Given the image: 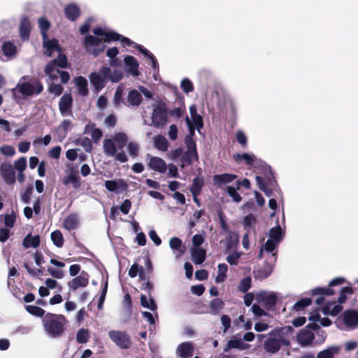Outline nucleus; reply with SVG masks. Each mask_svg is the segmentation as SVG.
Listing matches in <instances>:
<instances>
[{
	"label": "nucleus",
	"mask_w": 358,
	"mask_h": 358,
	"mask_svg": "<svg viewBox=\"0 0 358 358\" xmlns=\"http://www.w3.org/2000/svg\"><path fill=\"white\" fill-rule=\"evenodd\" d=\"M345 282V279L341 277L336 278L331 280L329 283V287H315L311 291V295L318 296L315 299V303L317 305H321L324 301L325 296H331L335 294L332 287L342 285Z\"/></svg>",
	"instance_id": "obj_3"
},
{
	"label": "nucleus",
	"mask_w": 358,
	"mask_h": 358,
	"mask_svg": "<svg viewBox=\"0 0 358 358\" xmlns=\"http://www.w3.org/2000/svg\"><path fill=\"white\" fill-rule=\"evenodd\" d=\"M64 13L69 21L74 22L80 17L81 10L77 4L71 3L64 7Z\"/></svg>",
	"instance_id": "obj_16"
},
{
	"label": "nucleus",
	"mask_w": 358,
	"mask_h": 358,
	"mask_svg": "<svg viewBox=\"0 0 358 358\" xmlns=\"http://www.w3.org/2000/svg\"><path fill=\"white\" fill-rule=\"evenodd\" d=\"M248 345L243 343L241 338H232L228 341L227 345L224 348V352H227L231 349L245 350L248 348Z\"/></svg>",
	"instance_id": "obj_28"
},
{
	"label": "nucleus",
	"mask_w": 358,
	"mask_h": 358,
	"mask_svg": "<svg viewBox=\"0 0 358 358\" xmlns=\"http://www.w3.org/2000/svg\"><path fill=\"white\" fill-rule=\"evenodd\" d=\"M149 167L161 173H164L167 169L166 162L158 157H151L148 163Z\"/></svg>",
	"instance_id": "obj_19"
},
{
	"label": "nucleus",
	"mask_w": 358,
	"mask_h": 358,
	"mask_svg": "<svg viewBox=\"0 0 358 358\" xmlns=\"http://www.w3.org/2000/svg\"><path fill=\"white\" fill-rule=\"evenodd\" d=\"M64 87L59 84L51 83L49 86V92L55 94V96H59L63 92Z\"/></svg>",
	"instance_id": "obj_61"
},
{
	"label": "nucleus",
	"mask_w": 358,
	"mask_h": 358,
	"mask_svg": "<svg viewBox=\"0 0 358 358\" xmlns=\"http://www.w3.org/2000/svg\"><path fill=\"white\" fill-rule=\"evenodd\" d=\"M239 242L238 235L234 232H229V235L226 238V250L230 251L234 248H236L237 244Z\"/></svg>",
	"instance_id": "obj_36"
},
{
	"label": "nucleus",
	"mask_w": 358,
	"mask_h": 358,
	"mask_svg": "<svg viewBox=\"0 0 358 358\" xmlns=\"http://www.w3.org/2000/svg\"><path fill=\"white\" fill-rule=\"evenodd\" d=\"M125 64L129 66V71L134 76H138L139 75L138 71V62L136 59L130 55H127L124 59Z\"/></svg>",
	"instance_id": "obj_29"
},
{
	"label": "nucleus",
	"mask_w": 358,
	"mask_h": 358,
	"mask_svg": "<svg viewBox=\"0 0 358 358\" xmlns=\"http://www.w3.org/2000/svg\"><path fill=\"white\" fill-rule=\"evenodd\" d=\"M142 96L136 90L129 91L127 101L129 105L133 106H138L142 102Z\"/></svg>",
	"instance_id": "obj_34"
},
{
	"label": "nucleus",
	"mask_w": 358,
	"mask_h": 358,
	"mask_svg": "<svg viewBox=\"0 0 358 358\" xmlns=\"http://www.w3.org/2000/svg\"><path fill=\"white\" fill-rule=\"evenodd\" d=\"M43 46L47 49V55L49 57L52 56V51L54 50L60 51L61 48L59 45L58 41L55 38H52V40H49L48 37L45 39H43Z\"/></svg>",
	"instance_id": "obj_30"
},
{
	"label": "nucleus",
	"mask_w": 358,
	"mask_h": 358,
	"mask_svg": "<svg viewBox=\"0 0 358 358\" xmlns=\"http://www.w3.org/2000/svg\"><path fill=\"white\" fill-rule=\"evenodd\" d=\"M113 140L115 143L117 148L122 150L128 143V136L124 132H117L114 134Z\"/></svg>",
	"instance_id": "obj_33"
},
{
	"label": "nucleus",
	"mask_w": 358,
	"mask_h": 358,
	"mask_svg": "<svg viewBox=\"0 0 358 358\" xmlns=\"http://www.w3.org/2000/svg\"><path fill=\"white\" fill-rule=\"evenodd\" d=\"M141 305L143 308H149L152 311H155V310H157V308L154 299L152 296H150V299H149V302H148L147 296L144 294H142L141 296Z\"/></svg>",
	"instance_id": "obj_47"
},
{
	"label": "nucleus",
	"mask_w": 358,
	"mask_h": 358,
	"mask_svg": "<svg viewBox=\"0 0 358 358\" xmlns=\"http://www.w3.org/2000/svg\"><path fill=\"white\" fill-rule=\"evenodd\" d=\"M269 239L273 240L277 243H279L282 240V233L281 227L278 225L271 228L269 231Z\"/></svg>",
	"instance_id": "obj_43"
},
{
	"label": "nucleus",
	"mask_w": 358,
	"mask_h": 358,
	"mask_svg": "<svg viewBox=\"0 0 358 358\" xmlns=\"http://www.w3.org/2000/svg\"><path fill=\"white\" fill-rule=\"evenodd\" d=\"M15 222V214L13 211L11 214H6L4 216L3 223L6 227L11 228L14 226Z\"/></svg>",
	"instance_id": "obj_59"
},
{
	"label": "nucleus",
	"mask_w": 358,
	"mask_h": 358,
	"mask_svg": "<svg viewBox=\"0 0 358 358\" xmlns=\"http://www.w3.org/2000/svg\"><path fill=\"white\" fill-rule=\"evenodd\" d=\"M22 245L25 248H36L40 245V236L38 235L33 236L29 234L24 238Z\"/></svg>",
	"instance_id": "obj_31"
},
{
	"label": "nucleus",
	"mask_w": 358,
	"mask_h": 358,
	"mask_svg": "<svg viewBox=\"0 0 358 358\" xmlns=\"http://www.w3.org/2000/svg\"><path fill=\"white\" fill-rule=\"evenodd\" d=\"M218 268V273L215 278V282H222L227 278V272L228 271V266L226 264H219L217 266Z\"/></svg>",
	"instance_id": "obj_44"
},
{
	"label": "nucleus",
	"mask_w": 358,
	"mask_h": 358,
	"mask_svg": "<svg viewBox=\"0 0 358 358\" xmlns=\"http://www.w3.org/2000/svg\"><path fill=\"white\" fill-rule=\"evenodd\" d=\"M341 348L339 346L331 345L327 349L320 351L317 354V358H334V355L338 354Z\"/></svg>",
	"instance_id": "obj_32"
},
{
	"label": "nucleus",
	"mask_w": 358,
	"mask_h": 358,
	"mask_svg": "<svg viewBox=\"0 0 358 358\" xmlns=\"http://www.w3.org/2000/svg\"><path fill=\"white\" fill-rule=\"evenodd\" d=\"M177 352L182 358H188L193 355V345L191 343H182L178 346Z\"/></svg>",
	"instance_id": "obj_26"
},
{
	"label": "nucleus",
	"mask_w": 358,
	"mask_h": 358,
	"mask_svg": "<svg viewBox=\"0 0 358 358\" xmlns=\"http://www.w3.org/2000/svg\"><path fill=\"white\" fill-rule=\"evenodd\" d=\"M191 255L192 261L195 264H201L206 258V251L203 248H192Z\"/></svg>",
	"instance_id": "obj_27"
},
{
	"label": "nucleus",
	"mask_w": 358,
	"mask_h": 358,
	"mask_svg": "<svg viewBox=\"0 0 358 358\" xmlns=\"http://www.w3.org/2000/svg\"><path fill=\"white\" fill-rule=\"evenodd\" d=\"M80 179L77 173H69L63 179V184L67 185L72 184L74 189H78L80 186Z\"/></svg>",
	"instance_id": "obj_37"
},
{
	"label": "nucleus",
	"mask_w": 358,
	"mask_h": 358,
	"mask_svg": "<svg viewBox=\"0 0 358 358\" xmlns=\"http://www.w3.org/2000/svg\"><path fill=\"white\" fill-rule=\"evenodd\" d=\"M297 338L301 345L306 346L313 343L315 335L310 329H304L298 334Z\"/></svg>",
	"instance_id": "obj_20"
},
{
	"label": "nucleus",
	"mask_w": 358,
	"mask_h": 358,
	"mask_svg": "<svg viewBox=\"0 0 358 358\" xmlns=\"http://www.w3.org/2000/svg\"><path fill=\"white\" fill-rule=\"evenodd\" d=\"M289 342L285 339H279L269 337L264 343V348L267 352L274 354L277 352L281 345H288Z\"/></svg>",
	"instance_id": "obj_9"
},
{
	"label": "nucleus",
	"mask_w": 358,
	"mask_h": 358,
	"mask_svg": "<svg viewBox=\"0 0 358 358\" xmlns=\"http://www.w3.org/2000/svg\"><path fill=\"white\" fill-rule=\"evenodd\" d=\"M312 303V299L310 298H303L299 301H298L294 305V309L296 311H301L307 306H310Z\"/></svg>",
	"instance_id": "obj_51"
},
{
	"label": "nucleus",
	"mask_w": 358,
	"mask_h": 358,
	"mask_svg": "<svg viewBox=\"0 0 358 358\" xmlns=\"http://www.w3.org/2000/svg\"><path fill=\"white\" fill-rule=\"evenodd\" d=\"M38 22L42 38L45 39L47 38L48 31L50 28V22L45 17H40Z\"/></svg>",
	"instance_id": "obj_39"
},
{
	"label": "nucleus",
	"mask_w": 358,
	"mask_h": 358,
	"mask_svg": "<svg viewBox=\"0 0 358 358\" xmlns=\"http://www.w3.org/2000/svg\"><path fill=\"white\" fill-rule=\"evenodd\" d=\"M195 161L194 153L186 150L183 151L181 158L180 159V167L184 168L189 166L192 164L193 162Z\"/></svg>",
	"instance_id": "obj_35"
},
{
	"label": "nucleus",
	"mask_w": 358,
	"mask_h": 358,
	"mask_svg": "<svg viewBox=\"0 0 358 358\" xmlns=\"http://www.w3.org/2000/svg\"><path fill=\"white\" fill-rule=\"evenodd\" d=\"M110 340L121 349H129L132 343L130 336L122 331L111 330L108 332Z\"/></svg>",
	"instance_id": "obj_6"
},
{
	"label": "nucleus",
	"mask_w": 358,
	"mask_h": 358,
	"mask_svg": "<svg viewBox=\"0 0 358 358\" xmlns=\"http://www.w3.org/2000/svg\"><path fill=\"white\" fill-rule=\"evenodd\" d=\"M57 66L62 69H65L68 66V61L66 56L64 54L60 53L57 57L52 61H50L44 69L45 73H50L54 72L55 66Z\"/></svg>",
	"instance_id": "obj_11"
},
{
	"label": "nucleus",
	"mask_w": 358,
	"mask_h": 358,
	"mask_svg": "<svg viewBox=\"0 0 358 358\" xmlns=\"http://www.w3.org/2000/svg\"><path fill=\"white\" fill-rule=\"evenodd\" d=\"M182 245V241L178 237H173L169 241L170 248L173 250H178L180 255H183L185 251V246Z\"/></svg>",
	"instance_id": "obj_40"
},
{
	"label": "nucleus",
	"mask_w": 358,
	"mask_h": 358,
	"mask_svg": "<svg viewBox=\"0 0 358 358\" xmlns=\"http://www.w3.org/2000/svg\"><path fill=\"white\" fill-rule=\"evenodd\" d=\"M180 87L183 92L186 94H188L194 90V86L190 80L188 78H184L181 81Z\"/></svg>",
	"instance_id": "obj_55"
},
{
	"label": "nucleus",
	"mask_w": 358,
	"mask_h": 358,
	"mask_svg": "<svg viewBox=\"0 0 358 358\" xmlns=\"http://www.w3.org/2000/svg\"><path fill=\"white\" fill-rule=\"evenodd\" d=\"M105 187L109 192H115L117 189H127L128 185L123 179L117 180H106L104 183Z\"/></svg>",
	"instance_id": "obj_25"
},
{
	"label": "nucleus",
	"mask_w": 358,
	"mask_h": 358,
	"mask_svg": "<svg viewBox=\"0 0 358 358\" xmlns=\"http://www.w3.org/2000/svg\"><path fill=\"white\" fill-rule=\"evenodd\" d=\"M154 145L157 150L161 151H166L169 148L168 141L162 135H158L155 137Z\"/></svg>",
	"instance_id": "obj_38"
},
{
	"label": "nucleus",
	"mask_w": 358,
	"mask_h": 358,
	"mask_svg": "<svg viewBox=\"0 0 358 358\" xmlns=\"http://www.w3.org/2000/svg\"><path fill=\"white\" fill-rule=\"evenodd\" d=\"M75 83L77 87L78 94L81 96H87L89 94L87 79L83 76H78L75 78Z\"/></svg>",
	"instance_id": "obj_23"
},
{
	"label": "nucleus",
	"mask_w": 358,
	"mask_h": 358,
	"mask_svg": "<svg viewBox=\"0 0 358 358\" xmlns=\"http://www.w3.org/2000/svg\"><path fill=\"white\" fill-rule=\"evenodd\" d=\"M224 301L219 298L213 299L210 303V308L212 312L217 313L218 310L224 308Z\"/></svg>",
	"instance_id": "obj_52"
},
{
	"label": "nucleus",
	"mask_w": 358,
	"mask_h": 358,
	"mask_svg": "<svg viewBox=\"0 0 358 358\" xmlns=\"http://www.w3.org/2000/svg\"><path fill=\"white\" fill-rule=\"evenodd\" d=\"M203 185L204 180L203 178H194L193 180L192 185L190 187V192H192V194H201Z\"/></svg>",
	"instance_id": "obj_45"
},
{
	"label": "nucleus",
	"mask_w": 358,
	"mask_h": 358,
	"mask_svg": "<svg viewBox=\"0 0 358 358\" xmlns=\"http://www.w3.org/2000/svg\"><path fill=\"white\" fill-rule=\"evenodd\" d=\"M233 157L236 162H240L241 161L243 160L245 164L248 166H252L255 162V156L250 155L248 153L234 154Z\"/></svg>",
	"instance_id": "obj_41"
},
{
	"label": "nucleus",
	"mask_w": 358,
	"mask_h": 358,
	"mask_svg": "<svg viewBox=\"0 0 358 358\" xmlns=\"http://www.w3.org/2000/svg\"><path fill=\"white\" fill-rule=\"evenodd\" d=\"M2 51L5 56H13L16 53V46L11 41H6L2 44Z\"/></svg>",
	"instance_id": "obj_46"
},
{
	"label": "nucleus",
	"mask_w": 358,
	"mask_h": 358,
	"mask_svg": "<svg viewBox=\"0 0 358 358\" xmlns=\"http://www.w3.org/2000/svg\"><path fill=\"white\" fill-rule=\"evenodd\" d=\"M79 225V219L76 213H71L66 216L63 222V227L68 231L76 229Z\"/></svg>",
	"instance_id": "obj_22"
},
{
	"label": "nucleus",
	"mask_w": 358,
	"mask_h": 358,
	"mask_svg": "<svg viewBox=\"0 0 358 358\" xmlns=\"http://www.w3.org/2000/svg\"><path fill=\"white\" fill-rule=\"evenodd\" d=\"M106 32L101 27H96L93 29V33L96 36L87 35L85 37L83 47L87 53L92 55L94 57H97L104 51L105 45H102L99 47L102 41L97 36L104 37Z\"/></svg>",
	"instance_id": "obj_2"
},
{
	"label": "nucleus",
	"mask_w": 358,
	"mask_h": 358,
	"mask_svg": "<svg viewBox=\"0 0 358 358\" xmlns=\"http://www.w3.org/2000/svg\"><path fill=\"white\" fill-rule=\"evenodd\" d=\"M26 310L36 317H43L45 316V310L36 306L27 305L25 306Z\"/></svg>",
	"instance_id": "obj_49"
},
{
	"label": "nucleus",
	"mask_w": 358,
	"mask_h": 358,
	"mask_svg": "<svg viewBox=\"0 0 358 358\" xmlns=\"http://www.w3.org/2000/svg\"><path fill=\"white\" fill-rule=\"evenodd\" d=\"M34 187L32 185L27 187L24 192L21 195V200L24 203H29L31 200V196L33 194Z\"/></svg>",
	"instance_id": "obj_56"
},
{
	"label": "nucleus",
	"mask_w": 358,
	"mask_h": 358,
	"mask_svg": "<svg viewBox=\"0 0 358 358\" xmlns=\"http://www.w3.org/2000/svg\"><path fill=\"white\" fill-rule=\"evenodd\" d=\"M186 122L189 127L190 134H188L185 138V143L186 145L187 150L194 153L195 161L199 160V155L196 149V143L194 140L192 136L194 134V129H191L190 120L188 117H186Z\"/></svg>",
	"instance_id": "obj_12"
},
{
	"label": "nucleus",
	"mask_w": 358,
	"mask_h": 358,
	"mask_svg": "<svg viewBox=\"0 0 358 358\" xmlns=\"http://www.w3.org/2000/svg\"><path fill=\"white\" fill-rule=\"evenodd\" d=\"M19 87V92L24 96H31L34 94H39L43 90V85L39 80H36L33 83L25 82Z\"/></svg>",
	"instance_id": "obj_7"
},
{
	"label": "nucleus",
	"mask_w": 358,
	"mask_h": 358,
	"mask_svg": "<svg viewBox=\"0 0 358 358\" xmlns=\"http://www.w3.org/2000/svg\"><path fill=\"white\" fill-rule=\"evenodd\" d=\"M90 338V332L88 329L84 328L80 329L76 334V341L83 344L88 342Z\"/></svg>",
	"instance_id": "obj_48"
},
{
	"label": "nucleus",
	"mask_w": 358,
	"mask_h": 358,
	"mask_svg": "<svg viewBox=\"0 0 358 358\" xmlns=\"http://www.w3.org/2000/svg\"><path fill=\"white\" fill-rule=\"evenodd\" d=\"M257 300L259 303H263L267 309H269L275 306L278 299L274 293L268 294L265 292H262L257 294Z\"/></svg>",
	"instance_id": "obj_13"
},
{
	"label": "nucleus",
	"mask_w": 358,
	"mask_h": 358,
	"mask_svg": "<svg viewBox=\"0 0 358 358\" xmlns=\"http://www.w3.org/2000/svg\"><path fill=\"white\" fill-rule=\"evenodd\" d=\"M256 181L259 186V188L260 190L264 192L265 195L266 196H271L273 194V191L271 189L268 187V186H272L273 182H275V180H273L271 178H267L265 179L262 178V176H256Z\"/></svg>",
	"instance_id": "obj_17"
},
{
	"label": "nucleus",
	"mask_w": 358,
	"mask_h": 358,
	"mask_svg": "<svg viewBox=\"0 0 358 358\" xmlns=\"http://www.w3.org/2000/svg\"><path fill=\"white\" fill-rule=\"evenodd\" d=\"M66 323V318L63 315L48 313L43 319L44 330L52 338H59L63 335Z\"/></svg>",
	"instance_id": "obj_1"
},
{
	"label": "nucleus",
	"mask_w": 358,
	"mask_h": 358,
	"mask_svg": "<svg viewBox=\"0 0 358 358\" xmlns=\"http://www.w3.org/2000/svg\"><path fill=\"white\" fill-rule=\"evenodd\" d=\"M127 149H128V152H129V155L131 157H135L138 156V145L137 143H134V142L129 143V144L127 145Z\"/></svg>",
	"instance_id": "obj_63"
},
{
	"label": "nucleus",
	"mask_w": 358,
	"mask_h": 358,
	"mask_svg": "<svg viewBox=\"0 0 358 358\" xmlns=\"http://www.w3.org/2000/svg\"><path fill=\"white\" fill-rule=\"evenodd\" d=\"M236 140L238 143H240L243 148H245L248 143V138L245 134L241 130L238 131L236 133Z\"/></svg>",
	"instance_id": "obj_62"
},
{
	"label": "nucleus",
	"mask_w": 358,
	"mask_h": 358,
	"mask_svg": "<svg viewBox=\"0 0 358 358\" xmlns=\"http://www.w3.org/2000/svg\"><path fill=\"white\" fill-rule=\"evenodd\" d=\"M354 291L351 287H344L341 290L340 296L338 298V302L340 304L344 303L346 301V294H352Z\"/></svg>",
	"instance_id": "obj_54"
},
{
	"label": "nucleus",
	"mask_w": 358,
	"mask_h": 358,
	"mask_svg": "<svg viewBox=\"0 0 358 358\" xmlns=\"http://www.w3.org/2000/svg\"><path fill=\"white\" fill-rule=\"evenodd\" d=\"M0 172L7 185H13L15 182V173L11 164L2 163L0 166Z\"/></svg>",
	"instance_id": "obj_10"
},
{
	"label": "nucleus",
	"mask_w": 358,
	"mask_h": 358,
	"mask_svg": "<svg viewBox=\"0 0 358 358\" xmlns=\"http://www.w3.org/2000/svg\"><path fill=\"white\" fill-rule=\"evenodd\" d=\"M123 77V73L120 70H114L110 71V80L112 83H118Z\"/></svg>",
	"instance_id": "obj_64"
},
{
	"label": "nucleus",
	"mask_w": 358,
	"mask_h": 358,
	"mask_svg": "<svg viewBox=\"0 0 358 358\" xmlns=\"http://www.w3.org/2000/svg\"><path fill=\"white\" fill-rule=\"evenodd\" d=\"M50 238L53 244L57 248H62L64 245V237L62 233L59 230H55L50 234Z\"/></svg>",
	"instance_id": "obj_42"
},
{
	"label": "nucleus",
	"mask_w": 358,
	"mask_h": 358,
	"mask_svg": "<svg viewBox=\"0 0 358 358\" xmlns=\"http://www.w3.org/2000/svg\"><path fill=\"white\" fill-rule=\"evenodd\" d=\"M117 145L111 138H106L103 142V149L106 155L114 157L115 160L125 163L128 161V157L124 151L117 152Z\"/></svg>",
	"instance_id": "obj_5"
},
{
	"label": "nucleus",
	"mask_w": 358,
	"mask_h": 358,
	"mask_svg": "<svg viewBox=\"0 0 358 358\" xmlns=\"http://www.w3.org/2000/svg\"><path fill=\"white\" fill-rule=\"evenodd\" d=\"M31 24L28 17L23 16L21 18L19 33L20 37L23 41H28L30 37Z\"/></svg>",
	"instance_id": "obj_14"
},
{
	"label": "nucleus",
	"mask_w": 358,
	"mask_h": 358,
	"mask_svg": "<svg viewBox=\"0 0 358 358\" xmlns=\"http://www.w3.org/2000/svg\"><path fill=\"white\" fill-rule=\"evenodd\" d=\"M73 98L71 94H64L59 100V109L62 115L71 113Z\"/></svg>",
	"instance_id": "obj_15"
},
{
	"label": "nucleus",
	"mask_w": 358,
	"mask_h": 358,
	"mask_svg": "<svg viewBox=\"0 0 358 358\" xmlns=\"http://www.w3.org/2000/svg\"><path fill=\"white\" fill-rule=\"evenodd\" d=\"M121 35L115 31H106L103 41L104 42L117 41H120Z\"/></svg>",
	"instance_id": "obj_57"
},
{
	"label": "nucleus",
	"mask_w": 358,
	"mask_h": 358,
	"mask_svg": "<svg viewBox=\"0 0 358 358\" xmlns=\"http://www.w3.org/2000/svg\"><path fill=\"white\" fill-rule=\"evenodd\" d=\"M90 275L87 272L82 271L80 275L75 276L68 282V286L72 291H76L80 287H86L89 284Z\"/></svg>",
	"instance_id": "obj_8"
},
{
	"label": "nucleus",
	"mask_w": 358,
	"mask_h": 358,
	"mask_svg": "<svg viewBox=\"0 0 358 358\" xmlns=\"http://www.w3.org/2000/svg\"><path fill=\"white\" fill-rule=\"evenodd\" d=\"M343 322L348 327H356L358 324V313L355 310H345L343 313Z\"/></svg>",
	"instance_id": "obj_18"
},
{
	"label": "nucleus",
	"mask_w": 358,
	"mask_h": 358,
	"mask_svg": "<svg viewBox=\"0 0 358 358\" xmlns=\"http://www.w3.org/2000/svg\"><path fill=\"white\" fill-rule=\"evenodd\" d=\"M27 167V159L24 157H20L15 162V168L20 172H23Z\"/></svg>",
	"instance_id": "obj_60"
},
{
	"label": "nucleus",
	"mask_w": 358,
	"mask_h": 358,
	"mask_svg": "<svg viewBox=\"0 0 358 358\" xmlns=\"http://www.w3.org/2000/svg\"><path fill=\"white\" fill-rule=\"evenodd\" d=\"M237 187H234L232 186H227L226 189V192H227L228 195L231 197L233 201L236 203H239L242 197L240 196V194L237 192Z\"/></svg>",
	"instance_id": "obj_50"
},
{
	"label": "nucleus",
	"mask_w": 358,
	"mask_h": 358,
	"mask_svg": "<svg viewBox=\"0 0 358 358\" xmlns=\"http://www.w3.org/2000/svg\"><path fill=\"white\" fill-rule=\"evenodd\" d=\"M237 178V176L231 173H223L220 175H215L213 176V181L215 185L221 187L222 185L229 183Z\"/></svg>",
	"instance_id": "obj_24"
},
{
	"label": "nucleus",
	"mask_w": 358,
	"mask_h": 358,
	"mask_svg": "<svg viewBox=\"0 0 358 358\" xmlns=\"http://www.w3.org/2000/svg\"><path fill=\"white\" fill-rule=\"evenodd\" d=\"M89 79L96 92L101 91L106 86V81L97 72L90 73Z\"/></svg>",
	"instance_id": "obj_21"
},
{
	"label": "nucleus",
	"mask_w": 358,
	"mask_h": 358,
	"mask_svg": "<svg viewBox=\"0 0 358 358\" xmlns=\"http://www.w3.org/2000/svg\"><path fill=\"white\" fill-rule=\"evenodd\" d=\"M251 278L246 277L242 279L238 285V289L242 293H246L251 287Z\"/></svg>",
	"instance_id": "obj_53"
},
{
	"label": "nucleus",
	"mask_w": 358,
	"mask_h": 358,
	"mask_svg": "<svg viewBox=\"0 0 358 358\" xmlns=\"http://www.w3.org/2000/svg\"><path fill=\"white\" fill-rule=\"evenodd\" d=\"M240 257L241 253L234 251L227 257V261L230 265H237Z\"/></svg>",
	"instance_id": "obj_58"
},
{
	"label": "nucleus",
	"mask_w": 358,
	"mask_h": 358,
	"mask_svg": "<svg viewBox=\"0 0 358 358\" xmlns=\"http://www.w3.org/2000/svg\"><path fill=\"white\" fill-rule=\"evenodd\" d=\"M152 123L155 127H162L168 121V108L166 103L161 101L154 108L152 113Z\"/></svg>",
	"instance_id": "obj_4"
}]
</instances>
